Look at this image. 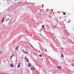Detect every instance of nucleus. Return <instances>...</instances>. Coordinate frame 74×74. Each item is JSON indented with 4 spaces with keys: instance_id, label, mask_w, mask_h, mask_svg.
Wrapping results in <instances>:
<instances>
[{
    "instance_id": "14",
    "label": "nucleus",
    "mask_w": 74,
    "mask_h": 74,
    "mask_svg": "<svg viewBox=\"0 0 74 74\" xmlns=\"http://www.w3.org/2000/svg\"><path fill=\"white\" fill-rule=\"evenodd\" d=\"M45 51V52H46L47 51V50H46V49H44Z\"/></svg>"
},
{
    "instance_id": "21",
    "label": "nucleus",
    "mask_w": 74,
    "mask_h": 74,
    "mask_svg": "<svg viewBox=\"0 0 74 74\" xmlns=\"http://www.w3.org/2000/svg\"><path fill=\"white\" fill-rule=\"evenodd\" d=\"M23 51L24 52H25V51H24V50H23Z\"/></svg>"
},
{
    "instance_id": "16",
    "label": "nucleus",
    "mask_w": 74,
    "mask_h": 74,
    "mask_svg": "<svg viewBox=\"0 0 74 74\" xmlns=\"http://www.w3.org/2000/svg\"><path fill=\"white\" fill-rule=\"evenodd\" d=\"M3 22H4V20H3L2 21V23H3Z\"/></svg>"
},
{
    "instance_id": "13",
    "label": "nucleus",
    "mask_w": 74,
    "mask_h": 74,
    "mask_svg": "<svg viewBox=\"0 0 74 74\" xmlns=\"http://www.w3.org/2000/svg\"><path fill=\"white\" fill-rule=\"evenodd\" d=\"M63 14L64 15H66V13L65 12Z\"/></svg>"
},
{
    "instance_id": "1",
    "label": "nucleus",
    "mask_w": 74,
    "mask_h": 74,
    "mask_svg": "<svg viewBox=\"0 0 74 74\" xmlns=\"http://www.w3.org/2000/svg\"><path fill=\"white\" fill-rule=\"evenodd\" d=\"M57 69H60V70H62V68L60 66H58V67H57Z\"/></svg>"
},
{
    "instance_id": "4",
    "label": "nucleus",
    "mask_w": 74,
    "mask_h": 74,
    "mask_svg": "<svg viewBox=\"0 0 74 74\" xmlns=\"http://www.w3.org/2000/svg\"><path fill=\"white\" fill-rule=\"evenodd\" d=\"M61 55L62 58H64V57L63 56V54L61 53Z\"/></svg>"
},
{
    "instance_id": "11",
    "label": "nucleus",
    "mask_w": 74,
    "mask_h": 74,
    "mask_svg": "<svg viewBox=\"0 0 74 74\" xmlns=\"http://www.w3.org/2000/svg\"><path fill=\"white\" fill-rule=\"evenodd\" d=\"M39 56L40 57H42V56H41V55H39Z\"/></svg>"
},
{
    "instance_id": "7",
    "label": "nucleus",
    "mask_w": 74,
    "mask_h": 74,
    "mask_svg": "<svg viewBox=\"0 0 74 74\" xmlns=\"http://www.w3.org/2000/svg\"><path fill=\"white\" fill-rule=\"evenodd\" d=\"M71 65L72 66H73V67H74V64H71Z\"/></svg>"
},
{
    "instance_id": "12",
    "label": "nucleus",
    "mask_w": 74,
    "mask_h": 74,
    "mask_svg": "<svg viewBox=\"0 0 74 74\" xmlns=\"http://www.w3.org/2000/svg\"><path fill=\"white\" fill-rule=\"evenodd\" d=\"M1 53H2V52L0 51V54H1Z\"/></svg>"
},
{
    "instance_id": "2",
    "label": "nucleus",
    "mask_w": 74,
    "mask_h": 74,
    "mask_svg": "<svg viewBox=\"0 0 74 74\" xmlns=\"http://www.w3.org/2000/svg\"><path fill=\"white\" fill-rule=\"evenodd\" d=\"M28 66L29 67H31V64L30 63H29L28 64Z\"/></svg>"
},
{
    "instance_id": "9",
    "label": "nucleus",
    "mask_w": 74,
    "mask_h": 74,
    "mask_svg": "<svg viewBox=\"0 0 74 74\" xmlns=\"http://www.w3.org/2000/svg\"><path fill=\"white\" fill-rule=\"evenodd\" d=\"M42 27H44V28H45V27H44V25H42Z\"/></svg>"
},
{
    "instance_id": "25",
    "label": "nucleus",
    "mask_w": 74,
    "mask_h": 74,
    "mask_svg": "<svg viewBox=\"0 0 74 74\" xmlns=\"http://www.w3.org/2000/svg\"><path fill=\"white\" fill-rule=\"evenodd\" d=\"M7 21H8V20H7Z\"/></svg>"
},
{
    "instance_id": "8",
    "label": "nucleus",
    "mask_w": 74,
    "mask_h": 74,
    "mask_svg": "<svg viewBox=\"0 0 74 74\" xmlns=\"http://www.w3.org/2000/svg\"><path fill=\"white\" fill-rule=\"evenodd\" d=\"M24 53H27V54H28V53L24 51Z\"/></svg>"
},
{
    "instance_id": "17",
    "label": "nucleus",
    "mask_w": 74,
    "mask_h": 74,
    "mask_svg": "<svg viewBox=\"0 0 74 74\" xmlns=\"http://www.w3.org/2000/svg\"><path fill=\"white\" fill-rule=\"evenodd\" d=\"M33 69L34 70V67H33Z\"/></svg>"
},
{
    "instance_id": "19",
    "label": "nucleus",
    "mask_w": 74,
    "mask_h": 74,
    "mask_svg": "<svg viewBox=\"0 0 74 74\" xmlns=\"http://www.w3.org/2000/svg\"><path fill=\"white\" fill-rule=\"evenodd\" d=\"M31 70H33V68H31Z\"/></svg>"
},
{
    "instance_id": "5",
    "label": "nucleus",
    "mask_w": 74,
    "mask_h": 74,
    "mask_svg": "<svg viewBox=\"0 0 74 74\" xmlns=\"http://www.w3.org/2000/svg\"><path fill=\"white\" fill-rule=\"evenodd\" d=\"M18 67H20V63L19 62V64L18 65Z\"/></svg>"
},
{
    "instance_id": "22",
    "label": "nucleus",
    "mask_w": 74,
    "mask_h": 74,
    "mask_svg": "<svg viewBox=\"0 0 74 74\" xmlns=\"http://www.w3.org/2000/svg\"><path fill=\"white\" fill-rule=\"evenodd\" d=\"M31 45V47H32V48L33 47V46H32V45Z\"/></svg>"
},
{
    "instance_id": "15",
    "label": "nucleus",
    "mask_w": 74,
    "mask_h": 74,
    "mask_svg": "<svg viewBox=\"0 0 74 74\" xmlns=\"http://www.w3.org/2000/svg\"><path fill=\"white\" fill-rule=\"evenodd\" d=\"M25 59H27V57L26 56L25 57Z\"/></svg>"
},
{
    "instance_id": "18",
    "label": "nucleus",
    "mask_w": 74,
    "mask_h": 74,
    "mask_svg": "<svg viewBox=\"0 0 74 74\" xmlns=\"http://www.w3.org/2000/svg\"><path fill=\"white\" fill-rule=\"evenodd\" d=\"M12 56H11L10 58L11 59V58H12Z\"/></svg>"
},
{
    "instance_id": "24",
    "label": "nucleus",
    "mask_w": 74,
    "mask_h": 74,
    "mask_svg": "<svg viewBox=\"0 0 74 74\" xmlns=\"http://www.w3.org/2000/svg\"><path fill=\"white\" fill-rule=\"evenodd\" d=\"M13 56H14V55H13Z\"/></svg>"
},
{
    "instance_id": "3",
    "label": "nucleus",
    "mask_w": 74,
    "mask_h": 74,
    "mask_svg": "<svg viewBox=\"0 0 74 74\" xmlns=\"http://www.w3.org/2000/svg\"><path fill=\"white\" fill-rule=\"evenodd\" d=\"M10 66L11 67H14V65H13V64H10Z\"/></svg>"
},
{
    "instance_id": "10",
    "label": "nucleus",
    "mask_w": 74,
    "mask_h": 74,
    "mask_svg": "<svg viewBox=\"0 0 74 74\" xmlns=\"http://www.w3.org/2000/svg\"><path fill=\"white\" fill-rule=\"evenodd\" d=\"M27 62H29V60H28V59H27Z\"/></svg>"
},
{
    "instance_id": "20",
    "label": "nucleus",
    "mask_w": 74,
    "mask_h": 74,
    "mask_svg": "<svg viewBox=\"0 0 74 74\" xmlns=\"http://www.w3.org/2000/svg\"><path fill=\"white\" fill-rule=\"evenodd\" d=\"M2 20H4V17Z\"/></svg>"
},
{
    "instance_id": "6",
    "label": "nucleus",
    "mask_w": 74,
    "mask_h": 74,
    "mask_svg": "<svg viewBox=\"0 0 74 74\" xmlns=\"http://www.w3.org/2000/svg\"><path fill=\"white\" fill-rule=\"evenodd\" d=\"M19 47V46H18L15 49L16 50H18V49Z\"/></svg>"
},
{
    "instance_id": "23",
    "label": "nucleus",
    "mask_w": 74,
    "mask_h": 74,
    "mask_svg": "<svg viewBox=\"0 0 74 74\" xmlns=\"http://www.w3.org/2000/svg\"><path fill=\"white\" fill-rule=\"evenodd\" d=\"M54 27H56V26L54 25Z\"/></svg>"
}]
</instances>
